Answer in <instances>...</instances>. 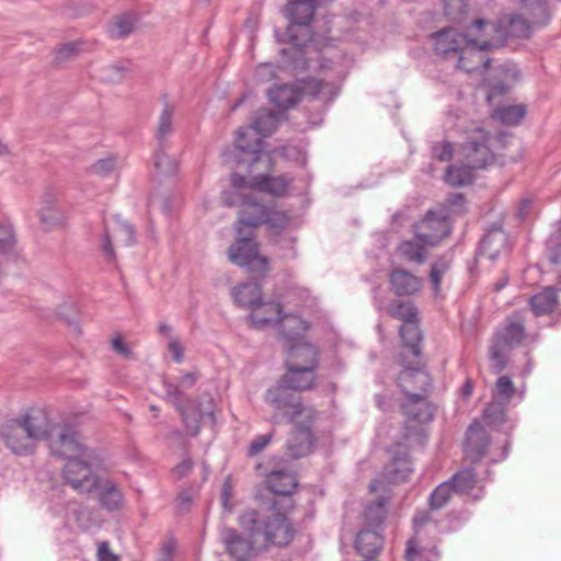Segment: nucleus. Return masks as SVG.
<instances>
[{"mask_svg":"<svg viewBox=\"0 0 561 561\" xmlns=\"http://www.w3.org/2000/svg\"><path fill=\"white\" fill-rule=\"evenodd\" d=\"M483 420L491 427H500L506 422V404L500 401H491L483 409Z\"/></svg>","mask_w":561,"mask_h":561,"instance_id":"nucleus-44","label":"nucleus"},{"mask_svg":"<svg viewBox=\"0 0 561 561\" xmlns=\"http://www.w3.org/2000/svg\"><path fill=\"white\" fill-rule=\"evenodd\" d=\"M499 25L485 20L474 19L467 26L465 32H458L455 27L448 26L430 35L436 55L448 58L450 55L458 56V68L470 73L479 68L468 62L469 58H478L483 69L491 65L490 58H484L480 51H485L495 45L486 39L490 32H496Z\"/></svg>","mask_w":561,"mask_h":561,"instance_id":"nucleus-2","label":"nucleus"},{"mask_svg":"<svg viewBox=\"0 0 561 561\" xmlns=\"http://www.w3.org/2000/svg\"><path fill=\"white\" fill-rule=\"evenodd\" d=\"M267 517L259 511L245 512L239 517L243 535L248 536L257 548L267 547V531L265 533Z\"/></svg>","mask_w":561,"mask_h":561,"instance_id":"nucleus-22","label":"nucleus"},{"mask_svg":"<svg viewBox=\"0 0 561 561\" xmlns=\"http://www.w3.org/2000/svg\"><path fill=\"white\" fill-rule=\"evenodd\" d=\"M523 310L516 311L507 318L504 328L494 333L490 346V359L492 370L495 374L502 373L507 364V354L518 346L526 337V330L522 314Z\"/></svg>","mask_w":561,"mask_h":561,"instance_id":"nucleus-7","label":"nucleus"},{"mask_svg":"<svg viewBox=\"0 0 561 561\" xmlns=\"http://www.w3.org/2000/svg\"><path fill=\"white\" fill-rule=\"evenodd\" d=\"M424 243L417 240H404L399 247L398 251L410 262H415L417 264H422L426 259V251L424 248Z\"/></svg>","mask_w":561,"mask_h":561,"instance_id":"nucleus-46","label":"nucleus"},{"mask_svg":"<svg viewBox=\"0 0 561 561\" xmlns=\"http://www.w3.org/2000/svg\"><path fill=\"white\" fill-rule=\"evenodd\" d=\"M491 436L478 422L473 421L466 431L463 453L471 462L480 461L488 453Z\"/></svg>","mask_w":561,"mask_h":561,"instance_id":"nucleus-16","label":"nucleus"},{"mask_svg":"<svg viewBox=\"0 0 561 561\" xmlns=\"http://www.w3.org/2000/svg\"><path fill=\"white\" fill-rule=\"evenodd\" d=\"M466 196L462 193H453L448 195L445 201V205L443 208L447 209L448 215L450 213L460 215L466 213Z\"/></svg>","mask_w":561,"mask_h":561,"instance_id":"nucleus-58","label":"nucleus"},{"mask_svg":"<svg viewBox=\"0 0 561 561\" xmlns=\"http://www.w3.org/2000/svg\"><path fill=\"white\" fill-rule=\"evenodd\" d=\"M167 146H157L153 153V165L162 175H174L178 171V162L165 151Z\"/></svg>","mask_w":561,"mask_h":561,"instance_id":"nucleus-43","label":"nucleus"},{"mask_svg":"<svg viewBox=\"0 0 561 561\" xmlns=\"http://www.w3.org/2000/svg\"><path fill=\"white\" fill-rule=\"evenodd\" d=\"M400 363L403 369L398 375V386L404 396H426L432 388V378L426 371L422 358L408 359L407 354H403Z\"/></svg>","mask_w":561,"mask_h":561,"instance_id":"nucleus-10","label":"nucleus"},{"mask_svg":"<svg viewBox=\"0 0 561 561\" xmlns=\"http://www.w3.org/2000/svg\"><path fill=\"white\" fill-rule=\"evenodd\" d=\"M453 491L454 490L449 485L448 481H445L440 483L438 486H436L428 499L430 508H443L449 502Z\"/></svg>","mask_w":561,"mask_h":561,"instance_id":"nucleus-50","label":"nucleus"},{"mask_svg":"<svg viewBox=\"0 0 561 561\" xmlns=\"http://www.w3.org/2000/svg\"><path fill=\"white\" fill-rule=\"evenodd\" d=\"M413 230L420 242L435 247L451 233L450 216L445 208L430 209L421 221L413 225Z\"/></svg>","mask_w":561,"mask_h":561,"instance_id":"nucleus-9","label":"nucleus"},{"mask_svg":"<svg viewBox=\"0 0 561 561\" xmlns=\"http://www.w3.org/2000/svg\"><path fill=\"white\" fill-rule=\"evenodd\" d=\"M264 400L275 410L284 411L283 415L289 423H296L299 417L317 419L318 416L316 409L305 405L299 392L282 382L280 378L275 386L266 390Z\"/></svg>","mask_w":561,"mask_h":561,"instance_id":"nucleus-8","label":"nucleus"},{"mask_svg":"<svg viewBox=\"0 0 561 561\" xmlns=\"http://www.w3.org/2000/svg\"><path fill=\"white\" fill-rule=\"evenodd\" d=\"M199 416L203 419H209L211 423H215V402L210 394L205 393L199 397L197 404H195Z\"/></svg>","mask_w":561,"mask_h":561,"instance_id":"nucleus-57","label":"nucleus"},{"mask_svg":"<svg viewBox=\"0 0 561 561\" xmlns=\"http://www.w3.org/2000/svg\"><path fill=\"white\" fill-rule=\"evenodd\" d=\"M277 323L283 337L287 342L304 339L301 332L307 330V325L299 317L282 313Z\"/></svg>","mask_w":561,"mask_h":561,"instance_id":"nucleus-37","label":"nucleus"},{"mask_svg":"<svg viewBox=\"0 0 561 561\" xmlns=\"http://www.w3.org/2000/svg\"><path fill=\"white\" fill-rule=\"evenodd\" d=\"M282 313L280 304L261 300V304L251 310V313L247 317V322L252 329L263 330L273 323H277Z\"/></svg>","mask_w":561,"mask_h":561,"instance_id":"nucleus-28","label":"nucleus"},{"mask_svg":"<svg viewBox=\"0 0 561 561\" xmlns=\"http://www.w3.org/2000/svg\"><path fill=\"white\" fill-rule=\"evenodd\" d=\"M237 237L228 249L229 261L245 268L248 273L256 276H264L268 272V259L260 255L259 243L255 241L253 230H244L234 226Z\"/></svg>","mask_w":561,"mask_h":561,"instance_id":"nucleus-6","label":"nucleus"},{"mask_svg":"<svg viewBox=\"0 0 561 561\" xmlns=\"http://www.w3.org/2000/svg\"><path fill=\"white\" fill-rule=\"evenodd\" d=\"M426 442L427 433L425 428L405 423L403 426L401 439L396 443L394 447L407 450L409 444H416L423 447L425 446Z\"/></svg>","mask_w":561,"mask_h":561,"instance_id":"nucleus-41","label":"nucleus"},{"mask_svg":"<svg viewBox=\"0 0 561 561\" xmlns=\"http://www.w3.org/2000/svg\"><path fill=\"white\" fill-rule=\"evenodd\" d=\"M222 161L233 164L236 170L251 175L250 188L273 196H284L293 178L287 175L272 176L274 162L266 150V142L255 138L253 141L247 139V130L239 128L234 140V149L222 152Z\"/></svg>","mask_w":561,"mask_h":561,"instance_id":"nucleus-1","label":"nucleus"},{"mask_svg":"<svg viewBox=\"0 0 561 561\" xmlns=\"http://www.w3.org/2000/svg\"><path fill=\"white\" fill-rule=\"evenodd\" d=\"M388 499L386 496H378L371 502L364 511V519L367 526L373 528H379L387 516Z\"/></svg>","mask_w":561,"mask_h":561,"instance_id":"nucleus-38","label":"nucleus"},{"mask_svg":"<svg viewBox=\"0 0 561 561\" xmlns=\"http://www.w3.org/2000/svg\"><path fill=\"white\" fill-rule=\"evenodd\" d=\"M374 305L378 311H383L402 323L419 320V309L410 300L391 299L387 302L383 297L375 296Z\"/></svg>","mask_w":561,"mask_h":561,"instance_id":"nucleus-20","label":"nucleus"},{"mask_svg":"<svg viewBox=\"0 0 561 561\" xmlns=\"http://www.w3.org/2000/svg\"><path fill=\"white\" fill-rule=\"evenodd\" d=\"M280 112L271 108H261L256 112L251 128L255 131L253 137H250V128L242 127L247 130V139L253 141L255 138L271 136L277 128L280 121Z\"/></svg>","mask_w":561,"mask_h":561,"instance_id":"nucleus-29","label":"nucleus"},{"mask_svg":"<svg viewBox=\"0 0 561 561\" xmlns=\"http://www.w3.org/2000/svg\"><path fill=\"white\" fill-rule=\"evenodd\" d=\"M422 552L423 548L420 546V540L415 535L407 542L405 559L407 561H421Z\"/></svg>","mask_w":561,"mask_h":561,"instance_id":"nucleus-64","label":"nucleus"},{"mask_svg":"<svg viewBox=\"0 0 561 561\" xmlns=\"http://www.w3.org/2000/svg\"><path fill=\"white\" fill-rule=\"evenodd\" d=\"M44 440L48 442L50 454L54 457L69 460L85 456V448L79 442V434L70 425L56 430L49 423V434Z\"/></svg>","mask_w":561,"mask_h":561,"instance_id":"nucleus-11","label":"nucleus"},{"mask_svg":"<svg viewBox=\"0 0 561 561\" xmlns=\"http://www.w3.org/2000/svg\"><path fill=\"white\" fill-rule=\"evenodd\" d=\"M273 435L274 431L255 437L248 448L247 456L253 457L260 454L272 442Z\"/></svg>","mask_w":561,"mask_h":561,"instance_id":"nucleus-62","label":"nucleus"},{"mask_svg":"<svg viewBox=\"0 0 561 561\" xmlns=\"http://www.w3.org/2000/svg\"><path fill=\"white\" fill-rule=\"evenodd\" d=\"M227 552L237 561H247L257 546L245 535L234 528H225L221 534Z\"/></svg>","mask_w":561,"mask_h":561,"instance_id":"nucleus-21","label":"nucleus"},{"mask_svg":"<svg viewBox=\"0 0 561 561\" xmlns=\"http://www.w3.org/2000/svg\"><path fill=\"white\" fill-rule=\"evenodd\" d=\"M93 492L98 493L99 504L106 512H118L125 505L124 494L118 485L110 479L100 477Z\"/></svg>","mask_w":561,"mask_h":561,"instance_id":"nucleus-25","label":"nucleus"},{"mask_svg":"<svg viewBox=\"0 0 561 561\" xmlns=\"http://www.w3.org/2000/svg\"><path fill=\"white\" fill-rule=\"evenodd\" d=\"M559 304L557 290L553 287H545L541 291L529 298L530 310L536 317L552 313Z\"/></svg>","mask_w":561,"mask_h":561,"instance_id":"nucleus-35","label":"nucleus"},{"mask_svg":"<svg viewBox=\"0 0 561 561\" xmlns=\"http://www.w3.org/2000/svg\"><path fill=\"white\" fill-rule=\"evenodd\" d=\"M467 12V0H444V14L449 21L462 24L466 22Z\"/></svg>","mask_w":561,"mask_h":561,"instance_id":"nucleus-48","label":"nucleus"},{"mask_svg":"<svg viewBox=\"0 0 561 561\" xmlns=\"http://www.w3.org/2000/svg\"><path fill=\"white\" fill-rule=\"evenodd\" d=\"M314 421L316 419L306 417L293 423L295 430L290 434L286 445L287 451L291 458L299 459L308 456L312 451L316 440L312 432Z\"/></svg>","mask_w":561,"mask_h":561,"instance_id":"nucleus-14","label":"nucleus"},{"mask_svg":"<svg viewBox=\"0 0 561 561\" xmlns=\"http://www.w3.org/2000/svg\"><path fill=\"white\" fill-rule=\"evenodd\" d=\"M330 89V98L329 101H332L336 94L339 93V89L330 84L329 82L321 80L309 78L305 81V91L312 99H318L324 89Z\"/></svg>","mask_w":561,"mask_h":561,"instance_id":"nucleus-51","label":"nucleus"},{"mask_svg":"<svg viewBox=\"0 0 561 561\" xmlns=\"http://www.w3.org/2000/svg\"><path fill=\"white\" fill-rule=\"evenodd\" d=\"M525 14L533 26H546L549 24L552 13L547 0H520Z\"/></svg>","mask_w":561,"mask_h":561,"instance_id":"nucleus-36","label":"nucleus"},{"mask_svg":"<svg viewBox=\"0 0 561 561\" xmlns=\"http://www.w3.org/2000/svg\"><path fill=\"white\" fill-rule=\"evenodd\" d=\"M448 270H449V262L445 257H439L432 264L431 272H430V279H431L433 289L436 294L439 291L440 280Z\"/></svg>","mask_w":561,"mask_h":561,"instance_id":"nucleus-54","label":"nucleus"},{"mask_svg":"<svg viewBox=\"0 0 561 561\" xmlns=\"http://www.w3.org/2000/svg\"><path fill=\"white\" fill-rule=\"evenodd\" d=\"M399 335L403 346L400 358L403 354H407L408 359L421 358L423 334L420 329V319L414 322L402 323L399 328Z\"/></svg>","mask_w":561,"mask_h":561,"instance_id":"nucleus-27","label":"nucleus"},{"mask_svg":"<svg viewBox=\"0 0 561 561\" xmlns=\"http://www.w3.org/2000/svg\"><path fill=\"white\" fill-rule=\"evenodd\" d=\"M422 279L401 267H394L389 273V289L397 297H410L420 291Z\"/></svg>","mask_w":561,"mask_h":561,"instance_id":"nucleus-24","label":"nucleus"},{"mask_svg":"<svg viewBox=\"0 0 561 561\" xmlns=\"http://www.w3.org/2000/svg\"><path fill=\"white\" fill-rule=\"evenodd\" d=\"M507 243V236L499 224L492 225L480 241L478 255L495 261Z\"/></svg>","mask_w":561,"mask_h":561,"instance_id":"nucleus-30","label":"nucleus"},{"mask_svg":"<svg viewBox=\"0 0 561 561\" xmlns=\"http://www.w3.org/2000/svg\"><path fill=\"white\" fill-rule=\"evenodd\" d=\"M289 343L285 366L300 365L302 367H312L313 369L318 368L319 352L311 343L304 341V339Z\"/></svg>","mask_w":561,"mask_h":561,"instance_id":"nucleus-23","label":"nucleus"},{"mask_svg":"<svg viewBox=\"0 0 561 561\" xmlns=\"http://www.w3.org/2000/svg\"><path fill=\"white\" fill-rule=\"evenodd\" d=\"M49 434V420L42 410H31L20 419L10 420L1 435L5 446L16 455H28L35 449L36 440H44Z\"/></svg>","mask_w":561,"mask_h":561,"instance_id":"nucleus-4","label":"nucleus"},{"mask_svg":"<svg viewBox=\"0 0 561 561\" xmlns=\"http://www.w3.org/2000/svg\"><path fill=\"white\" fill-rule=\"evenodd\" d=\"M290 218L287 213L283 210H276L268 208L266 211V221L264 224L268 225L271 228L277 230H284L289 225Z\"/></svg>","mask_w":561,"mask_h":561,"instance_id":"nucleus-56","label":"nucleus"},{"mask_svg":"<svg viewBox=\"0 0 561 561\" xmlns=\"http://www.w3.org/2000/svg\"><path fill=\"white\" fill-rule=\"evenodd\" d=\"M496 391L500 396L504 397L506 402H508L515 393V387L512 379L508 376H501L496 381Z\"/></svg>","mask_w":561,"mask_h":561,"instance_id":"nucleus-63","label":"nucleus"},{"mask_svg":"<svg viewBox=\"0 0 561 561\" xmlns=\"http://www.w3.org/2000/svg\"><path fill=\"white\" fill-rule=\"evenodd\" d=\"M267 209V206L250 196H245L241 203V209L234 226H240L244 230H253L266 221Z\"/></svg>","mask_w":561,"mask_h":561,"instance_id":"nucleus-26","label":"nucleus"},{"mask_svg":"<svg viewBox=\"0 0 561 561\" xmlns=\"http://www.w3.org/2000/svg\"><path fill=\"white\" fill-rule=\"evenodd\" d=\"M286 373L280 377L282 382L287 383L297 392L308 391L316 387V369L302 366H285Z\"/></svg>","mask_w":561,"mask_h":561,"instance_id":"nucleus-31","label":"nucleus"},{"mask_svg":"<svg viewBox=\"0 0 561 561\" xmlns=\"http://www.w3.org/2000/svg\"><path fill=\"white\" fill-rule=\"evenodd\" d=\"M39 218L42 224L46 226L47 230L60 224V214L54 206H43L39 209Z\"/></svg>","mask_w":561,"mask_h":561,"instance_id":"nucleus-59","label":"nucleus"},{"mask_svg":"<svg viewBox=\"0 0 561 561\" xmlns=\"http://www.w3.org/2000/svg\"><path fill=\"white\" fill-rule=\"evenodd\" d=\"M264 476V488L255 493L257 505L264 510L291 511L295 505L293 495L298 486L295 472L287 469H273Z\"/></svg>","mask_w":561,"mask_h":561,"instance_id":"nucleus-5","label":"nucleus"},{"mask_svg":"<svg viewBox=\"0 0 561 561\" xmlns=\"http://www.w3.org/2000/svg\"><path fill=\"white\" fill-rule=\"evenodd\" d=\"M490 133L477 128L461 147L462 154L471 168L483 169L493 163L494 154L489 146Z\"/></svg>","mask_w":561,"mask_h":561,"instance_id":"nucleus-12","label":"nucleus"},{"mask_svg":"<svg viewBox=\"0 0 561 561\" xmlns=\"http://www.w3.org/2000/svg\"><path fill=\"white\" fill-rule=\"evenodd\" d=\"M413 471L412 459L405 449L396 448L390 461L383 467L381 477L391 484L405 482Z\"/></svg>","mask_w":561,"mask_h":561,"instance_id":"nucleus-17","label":"nucleus"},{"mask_svg":"<svg viewBox=\"0 0 561 561\" xmlns=\"http://www.w3.org/2000/svg\"><path fill=\"white\" fill-rule=\"evenodd\" d=\"M530 21L522 14L510 16L506 34L515 38H528L531 34Z\"/></svg>","mask_w":561,"mask_h":561,"instance_id":"nucleus-47","label":"nucleus"},{"mask_svg":"<svg viewBox=\"0 0 561 561\" xmlns=\"http://www.w3.org/2000/svg\"><path fill=\"white\" fill-rule=\"evenodd\" d=\"M526 115V106L523 104L502 106L495 110L497 119L508 126L518 125Z\"/></svg>","mask_w":561,"mask_h":561,"instance_id":"nucleus-45","label":"nucleus"},{"mask_svg":"<svg viewBox=\"0 0 561 561\" xmlns=\"http://www.w3.org/2000/svg\"><path fill=\"white\" fill-rule=\"evenodd\" d=\"M172 119L173 110L169 106H165L160 115L158 128L156 131L158 146H167V140L173 131Z\"/></svg>","mask_w":561,"mask_h":561,"instance_id":"nucleus-49","label":"nucleus"},{"mask_svg":"<svg viewBox=\"0 0 561 561\" xmlns=\"http://www.w3.org/2000/svg\"><path fill=\"white\" fill-rule=\"evenodd\" d=\"M301 95V90L294 84L275 85L267 91L270 102L283 111L295 107L300 102Z\"/></svg>","mask_w":561,"mask_h":561,"instance_id":"nucleus-33","label":"nucleus"},{"mask_svg":"<svg viewBox=\"0 0 561 561\" xmlns=\"http://www.w3.org/2000/svg\"><path fill=\"white\" fill-rule=\"evenodd\" d=\"M383 542L382 535L376 528H365L358 531L354 547L365 559H375L382 550Z\"/></svg>","mask_w":561,"mask_h":561,"instance_id":"nucleus-32","label":"nucleus"},{"mask_svg":"<svg viewBox=\"0 0 561 561\" xmlns=\"http://www.w3.org/2000/svg\"><path fill=\"white\" fill-rule=\"evenodd\" d=\"M477 473L473 468H463L456 472L448 483L455 493L467 494L472 491L477 484Z\"/></svg>","mask_w":561,"mask_h":561,"instance_id":"nucleus-40","label":"nucleus"},{"mask_svg":"<svg viewBox=\"0 0 561 561\" xmlns=\"http://www.w3.org/2000/svg\"><path fill=\"white\" fill-rule=\"evenodd\" d=\"M400 409L409 421H415L420 424L431 422L436 412V407L424 394H409L400 404Z\"/></svg>","mask_w":561,"mask_h":561,"instance_id":"nucleus-19","label":"nucleus"},{"mask_svg":"<svg viewBox=\"0 0 561 561\" xmlns=\"http://www.w3.org/2000/svg\"><path fill=\"white\" fill-rule=\"evenodd\" d=\"M115 165H116L115 158L107 157L104 159H100L94 164H92L90 168V171L93 174H96L100 176H106L114 171Z\"/></svg>","mask_w":561,"mask_h":561,"instance_id":"nucleus-61","label":"nucleus"},{"mask_svg":"<svg viewBox=\"0 0 561 561\" xmlns=\"http://www.w3.org/2000/svg\"><path fill=\"white\" fill-rule=\"evenodd\" d=\"M499 71L500 78L485 80L488 88L485 100L489 105H492L497 98L504 96L520 76L519 70L513 64L502 65Z\"/></svg>","mask_w":561,"mask_h":561,"instance_id":"nucleus-18","label":"nucleus"},{"mask_svg":"<svg viewBox=\"0 0 561 561\" xmlns=\"http://www.w3.org/2000/svg\"><path fill=\"white\" fill-rule=\"evenodd\" d=\"M433 157L439 162H449L454 157V147L450 142H436L432 146Z\"/></svg>","mask_w":561,"mask_h":561,"instance_id":"nucleus-60","label":"nucleus"},{"mask_svg":"<svg viewBox=\"0 0 561 561\" xmlns=\"http://www.w3.org/2000/svg\"><path fill=\"white\" fill-rule=\"evenodd\" d=\"M16 242L11 224H0V253L10 254Z\"/></svg>","mask_w":561,"mask_h":561,"instance_id":"nucleus-55","label":"nucleus"},{"mask_svg":"<svg viewBox=\"0 0 561 561\" xmlns=\"http://www.w3.org/2000/svg\"><path fill=\"white\" fill-rule=\"evenodd\" d=\"M165 400L170 402L176 410H181L185 404H192V399L180 390L179 385H165Z\"/></svg>","mask_w":561,"mask_h":561,"instance_id":"nucleus-53","label":"nucleus"},{"mask_svg":"<svg viewBox=\"0 0 561 561\" xmlns=\"http://www.w3.org/2000/svg\"><path fill=\"white\" fill-rule=\"evenodd\" d=\"M318 0H289L284 9V15L289 21L284 32L275 31L278 43L289 44L280 54L291 60V66L297 67L305 61L304 48L313 39L311 21L313 20Z\"/></svg>","mask_w":561,"mask_h":561,"instance_id":"nucleus-3","label":"nucleus"},{"mask_svg":"<svg viewBox=\"0 0 561 561\" xmlns=\"http://www.w3.org/2000/svg\"><path fill=\"white\" fill-rule=\"evenodd\" d=\"M236 305L253 310L262 300V289L259 283H243L232 289Z\"/></svg>","mask_w":561,"mask_h":561,"instance_id":"nucleus-34","label":"nucleus"},{"mask_svg":"<svg viewBox=\"0 0 561 561\" xmlns=\"http://www.w3.org/2000/svg\"><path fill=\"white\" fill-rule=\"evenodd\" d=\"M273 516L267 517L265 533L267 531V546H287L294 538L295 529L287 517L289 511L267 510Z\"/></svg>","mask_w":561,"mask_h":561,"instance_id":"nucleus-15","label":"nucleus"},{"mask_svg":"<svg viewBox=\"0 0 561 561\" xmlns=\"http://www.w3.org/2000/svg\"><path fill=\"white\" fill-rule=\"evenodd\" d=\"M134 28V20L128 15H122L113 20L110 33L114 38H123L133 33Z\"/></svg>","mask_w":561,"mask_h":561,"instance_id":"nucleus-52","label":"nucleus"},{"mask_svg":"<svg viewBox=\"0 0 561 561\" xmlns=\"http://www.w3.org/2000/svg\"><path fill=\"white\" fill-rule=\"evenodd\" d=\"M176 411L182 417L186 434L192 437H196L201 432V421L203 417L199 416L197 410L195 409L194 402L192 401V404L187 403L182 407L181 410Z\"/></svg>","mask_w":561,"mask_h":561,"instance_id":"nucleus-42","label":"nucleus"},{"mask_svg":"<svg viewBox=\"0 0 561 561\" xmlns=\"http://www.w3.org/2000/svg\"><path fill=\"white\" fill-rule=\"evenodd\" d=\"M65 482L79 493H92L100 477L92 470L91 465L81 458L69 459L64 466Z\"/></svg>","mask_w":561,"mask_h":561,"instance_id":"nucleus-13","label":"nucleus"},{"mask_svg":"<svg viewBox=\"0 0 561 561\" xmlns=\"http://www.w3.org/2000/svg\"><path fill=\"white\" fill-rule=\"evenodd\" d=\"M472 170L477 169L471 168L469 163H467L466 165L450 164L446 168L444 180L446 183L454 187L469 185L474 180Z\"/></svg>","mask_w":561,"mask_h":561,"instance_id":"nucleus-39","label":"nucleus"}]
</instances>
